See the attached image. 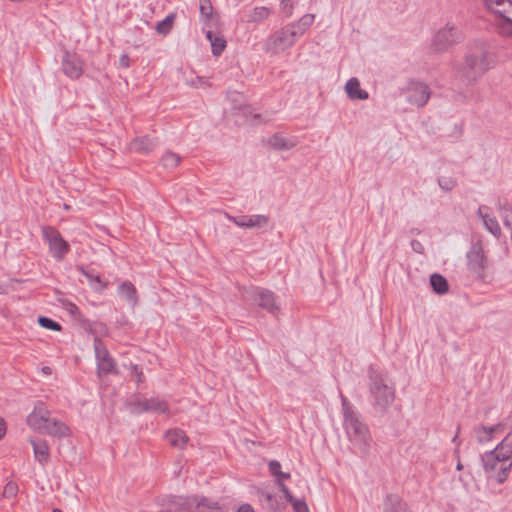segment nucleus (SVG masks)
<instances>
[{
  "label": "nucleus",
  "instance_id": "obj_1",
  "mask_svg": "<svg viewBox=\"0 0 512 512\" xmlns=\"http://www.w3.org/2000/svg\"><path fill=\"white\" fill-rule=\"evenodd\" d=\"M494 59L485 43L471 45L461 63L455 64V77L466 85L474 84L493 67Z\"/></svg>",
  "mask_w": 512,
  "mask_h": 512
},
{
  "label": "nucleus",
  "instance_id": "obj_2",
  "mask_svg": "<svg viewBox=\"0 0 512 512\" xmlns=\"http://www.w3.org/2000/svg\"><path fill=\"white\" fill-rule=\"evenodd\" d=\"M343 427L349 442L362 454L369 453L372 437L367 424L354 405L340 392Z\"/></svg>",
  "mask_w": 512,
  "mask_h": 512
},
{
  "label": "nucleus",
  "instance_id": "obj_3",
  "mask_svg": "<svg viewBox=\"0 0 512 512\" xmlns=\"http://www.w3.org/2000/svg\"><path fill=\"white\" fill-rule=\"evenodd\" d=\"M369 392L372 405L380 412H384L395 399L394 388L378 373L369 375Z\"/></svg>",
  "mask_w": 512,
  "mask_h": 512
},
{
  "label": "nucleus",
  "instance_id": "obj_4",
  "mask_svg": "<svg viewBox=\"0 0 512 512\" xmlns=\"http://www.w3.org/2000/svg\"><path fill=\"white\" fill-rule=\"evenodd\" d=\"M463 39L464 35L462 31L455 25L447 23L435 34L433 39V48L436 52H444L453 45L462 42Z\"/></svg>",
  "mask_w": 512,
  "mask_h": 512
},
{
  "label": "nucleus",
  "instance_id": "obj_5",
  "mask_svg": "<svg viewBox=\"0 0 512 512\" xmlns=\"http://www.w3.org/2000/svg\"><path fill=\"white\" fill-rule=\"evenodd\" d=\"M42 236L48 243L52 257L57 261H62L70 251L69 243L64 240L60 232L52 226H44L42 228Z\"/></svg>",
  "mask_w": 512,
  "mask_h": 512
},
{
  "label": "nucleus",
  "instance_id": "obj_6",
  "mask_svg": "<svg viewBox=\"0 0 512 512\" xmlns=\"http://www.w3.org/2000/svg\"><path fill=\"white\" fill-rule=\"evenodd\" d=\"M242 295L245 300L254 302L269 313L274 314L279 310V305L276 303L275 295L270 290L260 287H251L249 289H244Z\"/></svg>",
  "mask_w": 512,
  "mask_h": 512
},
{
  "label": "nucleus",
  "instance_id": "obj_7",
  "mask_svg": "<svg viewBox=\"0 0 512 512\" xmlns=\"http://www.w3.org/2000/svg\"><path fill=\"white\" fill-rule=\"evenodd\" d=\"M482 463L489 477H494L498 483H503L511 470L512 462H507L496 456V454L487 452L482 456Z\"/></svg>",
  "mask_w": 512,
  "mask_h": 512
},
{
  "label": "nucleus",
  "instance_id": "obj_8",
  "mask_svg": "<svg viewBox=\"0 0 512 512\" xmlns=\"http://www.w3.org/2000/svg\"><path fill=\"white\" fill-rule=\"evenodd\" d=\"M176 505L181 512H221L218 502L206 497L188 496L179 498Z\"/></svg>",
  "mask_w": 512,
  "mask_h": 512
},
{
  "label": "nucleus",
  "instance_id": "obj_9",
  "mask_svg": "<svg viewBox=\"0 0 512 512\" xmlns=\"http://www.w3.org/2000/svg\"><path fill=\"white\" fill-rule=\"evenodd\" d=\"M94 351L97 360V372L99 377L105 376L109 373H117L116 362L111 357L109 351L99 338L94 339Z\"/></svg>",
  "mask_w": 512,
  "mask_h": 512
},
{
  "label": "nucleus",
  "instance_id": "obj_10",
  "mask_svg": "<svg viewBox=\"0 0 512 512\" xmlns=\"http://www.w3.org/2000/svg\"><path fill=\"white\" fill-rule=\"evenodd\" d=\"M407 102L418 108L424 107L430 99V87L420 81H410L405 89Z\"/></svg>",
  "mask_w": 512,
  "mask_h": 512
},
{
  "label": "nucleus",
  "instance_id": "obj_11",
  "mask_svg": "<svg viewBox=\"0 0 512 512\" xmlns=\"http://www.w3.org/2000/svg\"><path fill=\"white\" fill-rule=\"evenodd\" d=\"M467 260L469 269L477 274L479 278H484V273L488 266V259L480 241L471 245L470 250L467 252Z\"/></svg>",
  "mask_w": 512,
  "mask_h": 512
},
{
  "label": "nucleus",
  "instance_id": "obj_12",
  "mask_svg": "<svg viewBox=\"0 0 512 512\" xmlns=\"http://www.w3.org/2000/svg\"><path fill=\"white\" fill-rule=\"evenodd\" d=\"M299 35L290 24L276 31L269 39L275 52L284 51L294 45Z\"/></svg>",
  "mask_w": 512,
  "mask_h": 512
},
{
  "label": "nucleus",
  "instance_id": "obj_13",
  "mask_svg": "<svg viewBox=\"0 0 512 512\" xmlns=\"http://www.w3.org/2000/svg\"><path fill=\"white\" fill-rule=\"evenodd\" d=\"M132 411L135 413L156 412L166 414L169 412L168 404L157 397L141 398L138 397L131 403Z\"/></svg>",
  "mask_w": 512,
  "mask_h": 512
},
{
  "label": "nucleus",
  "instance_id": "obj_14",
  "mask_svg": "<svg viewBox=\"0 0 512 512\" xmlns=\"http://www.w3.org/2000/svg\"><path fill=\"white\" fill-rule=\"evenodd\" d=\"M492 12L499 16L498 27L500 32L503 35L512 36V1L504 0Z\"/></svg>",
  "mask_w": 512,
  "mask_h": 512
},
{
  "label": "nucleus",
  "instance_id": "obj_15",
  "mask_svg": "<svg viewBox=\"0 0 512 512\" xmlns=\"http://www.w3.org/2000/svg\"><path fill=\"white\" fill-rule=\"evenodd\" d=\"M50 412L43 403H38L33 411L27 417V424L33 430L42 433L47 421H49Z\"/></svg>",
  "mask_w": 512,
  "mask_h": 512
},
{
  "label": "nucleus",
  "instance_id": "obj_16",
  "mask_svg": "<svg viewBox=\"0 0 512 512\" xmlns=\"http://www.w3.org/2000/svg\"><path fill=\"white\" fill-rule=\"evenodd\" d=\"M62 70L71 79L79 78L83 73L79 57L76 54L65 52L62 59Z\"/></svg>",
  "mask_w": 512,
  "mask_h": 512
},
{
  "label": "nucleus",
  "instance_id": "obj_17",
  "mask_svg": "<svg viewBox=\"0 0 512 512\" xmlns=\"http://www.w3.org/2000/svg\"><path fill=\"white\" fill-rule=\"evenodd\" d=\"M230 220L241 228H261L267 226L270 219L266 215L257 214L230 217Z\"/></svg>",
  "mask_w": 512,
  "mask_h": 512
},
{
  "label": "nucleus",
  "instance_id": "obj_18",
  "mask_svg": "<svg viewBox=\"0 0 512 512\" xmlns=\"http://www.w3.org/2000/svg\"><path fill=\"white\" fill-rule=\"evenodd\" d=\"M488 210L489 208L487 206L482 205L478 208L477 215L482 220L487 231H489L493 236L499 238L501 236L500 225L496 217L490 215Z\"/></svg>",
  "mask_w": 512,
  "mask_h": 512
},
{
  "label": "nucleus",
  "instance_id": "obj_19",
  "mask_svg": "<svg viewBox=\"0 0 512 512\" xmlns=\"http://www.w3.org/2000/svg\"><path fill=\"white\" fill-rule=\"evenodd\" d=\"M30 443L33 447L35 459L42 465L45 466L50 458V449L45 440L31 438Z\"/></svg>",
  "mask_w": 512,
  "mask_h": 512
},
{
  "label": "nucleus",
  "instance_id": "obj_20",
  "mask_svg": "<svg viewBox=\"0 0 512 512\" xmlns=\"http://www.w3.org/2000/svg\"><path fill=\"white\" fill-rule=\"evenodd\" d=\"M298 141L295 137L286 138L279 133H275L268 139L269 146L274 150L287 151L294 148Z\"/></svg>",
  "mask_w": 512,
  "mask_h": 512
},
{
  "label": "nucleus",
  "instance_id": "obj_21",
  "mask_svg": "<svg viewBox=\"0 0 512 512\" xmlns=\"http://www.w3.org/2000/svg\"><path fill=\"white\" fill-rule=\"evenodd\" d=\"M383 512H411L407 503L397 494L386 496L383 504Z\"/></svg>",
  "mask_w": 512,
  "mask_h": 512
},
{
  "label": "nucleus",
  "instance_id": "obj_22",
  "mask_svg": "<svg viewBox=\"0 0 512 512\" xmlns=\"http://www.w3.org/2000/svg\"><path fill=\"white\" fill-rule=\"evenodd\" d=\"M69 432L70 430L65 423L50 417L42 433L52 437L61 438L68 436Z\"/></svg>",
  "mask_w": 512,
  "mask_h": 512
},
{
  "label": "nucleus",
  "instance_id": "obj_23",
  "mask_svg": "<svg viewBox=\"0 0 512 512\" xmlns=\"http://www.w3.org/2000/svg\"><path fill=\"white\" fill-rule=\"evenodd\" d=\"M345 91L351 100H366L369 98L368 92L360 87V81L356 77L347 81Z\"/></svg>",
  "mask_w": 512,
  "mask_h": 512
},
{
  "label": "nucleus",
  "instance_id": "obj_24",
  "mask_svg": "<svg viewBox=\"0 0 512 512\" xmlns=\"http://www.w3.org/2000/svg\"><path fill=\"white\" fill-rule=\"evenodd\" d=\"M118 292L131 307H135L138 303L137 290L130 281L122 282L118 288Z\"/></svg>",
  "mask_w": 512,
  "mask_h": 512
},
{
  "label": "nucleus",
  "instance_id": "obj_25",
  "mask_svg": "<svg viewBox=\"0 0 512 512\" xmlns=\"http://www.w3.org/2000/svg\"><path fill=\"white\" fill-rule=\"evenodd\" d=\"M169 444L177 449H184L189 438L186 433L181 429H173L166 432L165 435Z\"/></svg>",
  "mask_w": 512,
  "mask_h": 512
},
{
  "label": "nucleus",
  "instance_id": "obj_26",
  "mask_svg": "<svg viewBox=\"0 0 512 512\" xmlns=\"http://www.w3.org/2000/svg\"><path fill=\"white\" fill-rule=\"evenodd\" d=\"M156 146V141L148 136H142L134 139L131 143V149L139 153H149Z\"/></svg>",
  "mask_w": 512,
  "mask_h": 512
},
{
  "label": "nucleus",
  "instance_id": "obj_27",
  "mask_svg": "<svg viewBox=\"0 0 512 512\" xmlns=\"http://www.w3.org/2000/svg\"><path fill=\"white\" fill-rule=\"evenodd\" d=\"M77 269L87 278L90 286L95 291L101 292L107 287L108 283L104 282L99 275H95L93 271L86 270L83 266H79Z\"/></svg>",
  "mask_w": 512,
  "mask_h": 512
},
{
  "label": "nucleus",
  "instance_id": "obj_28",
  "mask_svg": "<svg viewBox=\"0 0 512 512\" xmlns=\"http://www.w3.org/2000/svg\"><path fill=\"white\" fill-rule=\"evenodd\" d=\"M270 14L271 10L268 7H255L246 15V22L259 23L266 20L270 16Z\"/></svg>",
  "mask_w": 512,
  "mask_h": 512
},
{
  "label": "nucleus",
  "instance_id": "obj_29",
  "mask_svg": "<svg viewBox=\"0 0 512 512\" xmlns=\"http://www.w3.org/2000/svg\"><path fill=\"white\" fill-rule=\"evenodd\" d=\"M430 284L433 291L439 295L446 294L449 290V285L445 277L438 273H434L430 276Z\"/></svg>",
  "mask_w": 512,
  "mask_h": 512
},
{
  "label": "nucleus",
  "instance_id": "obj_30",
  "mask_svg": "<svg viewBox=\"0 0 512 512\" xmlns=\"http://www.w3.org/2000/svg\"><path fill=\"white\" fill-rule=\"evenodd\" d=\"M258 498L262 506L268 510H276L278 508L277 496L268 491H259Z\"/></svg>",
  "mask_w": 512,
  "mask_h": 512
},
{
  "label": "nucleus",
  "instance_id": "obj_31",
  "mask_svg": "<svg viewBox=\"0 0 512 512\" xmlns=\"http://www.w3.org/2000/svg\"><path fill=\"white\" fill-rule=\"evenodd\" d=\"M315 20L314 14H305L303 15L297 23L290 24L295 27L296 33L301 37L306 30L313 24Z\"/></svg>",
  "mask_w": 512,
  "mask_h": 512
},
{
  "label": "nucleus",
  "instance_id": "obj_32",
  "mask_svg": "<svg viewBox=\"0 0 512 512\" xmlns=\"http://www.w3.org/2000/svg\"><path fill=\"white\" fill-rule=\"evenodd\" d=\"M502 424H497L491 427L481 426L477 429L478 439L480 442L488 441L491 439L493 433H496L502 429Z\"/></svg>",
  "mask_w": 512,
  "mask_h": 512
},
{
  "label": "nucleus",
  "instance_id": "obj_33",
  "mask_svg": "<svg viewBox=\"0 0 512 512\" xmlns=\"http://www.w3.org/2000/svg\"><path fill=\"white\" fill-rule=\"evenodd\" d=\"M174 21H175V14L167 15L162 21L157 23L156 28H155L157 33L162 34V35L168 34L174 25Z\"/></svg>",
  "mask_w": 512,
  "mask_h": 512
},
{
  "label": "nucleus",
  "instance_id": "obj_34",
  "mask_svg": "<svg viewBox=\"0 0 512 512\" xmlns=\"http://www.w3.org/2000/svg\"><path fill=\"white\" fill-rule=\"evenodd\" d=\"M181 158L178 154L168 151L161 159L162 165L166 169H173L180 163Z\"/></svg>",
  "mask_w": 512,
  "mask_h": 512
},
{
  "label": "nucleus",
  "instance_id": "obj_35",
  "mask_svg": "<svg viewBox=\"0 0 512 512\" xmlns=\"http://www.w3.org/2000/svg\"><path fill=\"white\" fill-rule=\"evenodd\" d=\"M38 323L41 327L52 331H60L62 329L61 325L58 322L48 317L40 316L38 318Z\"/></svg>",
  "mask_w": 512,
  "mask_h": 512
},
{
  "label": "nucleus",
  "instance_id": "obj_36",
  "mask_svg": "<svg viewBox=\"0 0 512 512\" xmlns=\"http://www.w3.org/2000/svg\"><path fill=\"white\" fill-rule=\"evenodd\" d=\"M212 53L215 56H220L224 49L226 48V40L222 36H217L213 38V42L211 43Z\"/></svg>",
  "mask_w": 512,
  "mask_h": 512
},
{
  "label": "nucleus",
  "instance_id": "obj_37",
  "mask_svg": "<svg viewBox=\"0 0 512 512\" xmlns=\"http://www.w3.org/2000/svg\"><path fill=\"white\" fill-rule=\"evenodd\" d=\"M199 10L201 16L205 18L206 21L210 20L213 12V6L210 0H199Z\"/></svg>",
  "mask_w": 512,
  "mask_h": 512
},
{
  "label": "nucleus",
  "instance_id": "obj_38",
  "mask_svg": "<svg viewBox=\"0 0 512 512\" xmlns=\"http://www.w3.org/2000/svg\"><path fill=\"white\" fill-rule=\"evenodd\" d=\"M498 211L505 227L512 230V209L502 210V202L498 203Z\"/></svg>",
  "mask_w": 512,
  "mask_h": 512
},
{
  "label": "nucleus",
  "instance_id": "obj_39",
  "mask_svg": "<svg viewBox=\"0 0 512 512\" xmlns=\"http://www.w3.org/2000/svg\"><path fill=\"white\" fill-rule=\"evenodd\" d=\"M490 452L496 454V456H499V458H501L502 460H505L507 462H512L510 460L511 455H512V450H510L508 448H504L501 444H498L496 446V448Z\"/></svg>",
  "mask_w": 512,
  "mask_h": 512
},
{
  "label": "nucleus",
  "instance_id": "obj_40",
  "mask_svg": "<svg viewBox=\"0 0 512 512\" xmlns=\"http://www.w3.org/2000/svg\"><path fill=\"white\" fill-rule=\"evenodd\" d=\"M438 184L443 191L448 192L457 185V182L451 177H440L438 179Z\"/></svg>",
  "mask_w": 512,
  "mask_h": 512
},
{
  "label": "nucleus",
  "instance_id": "obj_41",
  "mask_svg": "<svg viewBox=\"0 0 512 512\" xmlns=\"http://www.w3.org/2000/svg\"><path fill=\"white\" fill-rule=\"evenodd\" d=\"M291 504L294 512H309L308 506L304 500L295 499Z\"/></svg>",
  "mask_w": 512,
  "mask_h": 512
},
{
  "label": "nucleus",
  "instance_id": "obj_42",
  "mask_svg": "<svg viewBox=\"0 0 512 512\" xmlns=\"http://www.w3.org/2000/svg\"><path fill=\"white\" fill-rule=\"evenodd\" d=\"M269 470L272 475L277 477L278 474H281V464L277 460H272L269 462Z\"/></svg>",
  "mask_w": 512,
  "mask_h": 512
},
{
  "label": "nucleus",
  "instance_id": "obj_43",
  "mask_svg": "<svg viewBox=\"0 0 512 512\" xmlns=\"http://www.w3.org/2000/svg\"><path fill=\"white\" fill-rule=\"evenodd\" d=\"M410 245L414 252H416L418 254L424 253V246L419 240H416V239L412 240Z\"/></svg>",
  "mask_w": 512,
  "mask_h": 512
},
{
  "label": "nucleus",
  "instance_id": "obj_44",
  "mask_svg": "<svg viewBox=\"0 0 512 512\" xmlns=\"http://www.w3.org/2000/svg\"><path fill=\"white\" fill-rule=\"evenodd\" d=\"M279 487H280L281 491L283 492L287 501L292 503L295 500V498L290 493L288 487L284 483H280Z\"/></svg>",
  "mask_w": 512,
  "mask_h": 512
},
{
  "label": "nucleus",
  "instance_id": "obj_45",
  "mask_svg": "<svg viewBox=\"0 0 512 512\" xmlns=\"http://www.w3.org/2000/svg\"><path fill=\"white\" fill-rule=\"evenodd\" d=\"M16 491H17V486L16 484L10 482L8 483L6 486H5V489H4V494L5 495H8V496H14L16 494Z\"/></svg>",
  "mask_w": 512,
  "mask_h": 512
},
{
  "label": "nucleus",
  "instance_id": "obj_46",
  "mask_svg": "<svg viewBox=\"0 0 512 512\" xmlns=\"http://www.w3.org/2000/svg\"><path fill=\"white\" fill-rule=\"evenodd\" d=\"M499 444H501L504 448L512 450V430Z\"/></svg>",
  "mask_w": 512,
  "mask_h": 512
},
{
  "label": "nucleus",
  "instance_id": "obj_47",
  "mask_svg": "<svg viewBox=\"0 0 512 512\" xmlns=\"http://www.w3.org/2000/svg\"><path fill=\"white\" fill-rule=\"evenodd\" d=\"M504 2V0H485L487 8L492 12L495 7H498Z\"/></svg>",
  "mask_w": 512,
  "mask_h": 512
},
{
  "label": "nucleus",
  "instance_id": "obj_48",
  "mask_svg": "<svg viewBox=\"0 0 512 512\" xmlns=\"http://www.w3.org/2000/svg\"><path fill=\"white\" fill-rule=\"evenodd\" d=\"M132 369L135 373L136 382L141 383L144 381V376L142 370L138 367V365H133Z\"/></svg>",
  "mask_w": 512,
  "mask_h": 512
},
{
  "label": "nucleus",
  "instance_id": "obj_49",
  "mask_svg": "<svg viewBox=\"0 0 512 512\" xmlns=\"http://www.w3.org/2000/svg\"><path fill=\"white\" fill-rule=\"evenodd\" d=\"M6 430V422L2 417H0V440L5 436Z\"/></svg>",
  "mask_w": 512,
  "mask_h": 512
},
{
  "label": "nucleus",
  "instance_id": "obj_50",
  "mask_svg": "<svg viewBox=\"0 0 512 512\" xmlns=\"http://www.w3.org/2000/svg\"><path fill=\"white\" fill-rule=\"evenodd\" d=\"M276 478H277L278 485H280V483H283L284 480L290 478V474L284 473L281 471V474H278Z\"/></svg>",
  "mask_w": 512,
  "mask_h": 512
},
{
  "label": "nucleus",
  "instance_id": "obj_51",
  "mask_svg": "<svg viewBox=\"0 0 512 512\" xmlns=\"http://www.w3.org/2000/svg\"><path fill=\"white\" fill-rule=\"evenodd\" d=\"M238 512H254V510L251 505L243 504L239 507Z\"/></svg>",
  "mask_w": 512,
  "mask_h": 512
},
{
  "label": "nucleus",
  "instance_id": "obj_52",
  "mask_svg": "<svg viewBox=\"0 0 512 512\" xmlns=\"http://www.w3.org/2000/svg\"><path fill=\"white\" fill-rule=\"evenodd\" d=\"M120 65L123 67L129 66V57L127 55H122L120 58Z\"/></svg>",
  "mask_w": 512,
  "mask_h": 512
},
{
  "label": "nucleus",
  "instance_id": "obj_53",
  "mask_svg": "<svg viewBox=\"0 0 512 512\" xmlns=\"http://www.w3.org/2000/svg\"><path fill=\"white\" fill-rule=\"evenodd\" d=\"M454 454L457 456V458H459V449H458V448H457V449H455ZM456 469H457L458 471H460V470H462V469H463V465H462V463H461L460 459H458V462H457V465H456Z\"/></svg>",
  "mask_w": 512,
  "mask_h": 512
},
{
  "label": "nucleus",
  "instance_id": "obj_54",
  "mask_svg": "<svg viewBox=\"0 0 512 512\" xmlns=\"http://www.w3.org/2000/svg\"><path fill=\"white\" fill-rule=\"evenodd\" d=\"M217 35H214L212 33V31H207L206 32V38L208 39V41L210 42V44L213 42V38H216Z\"/></svg>",
  "mask_w": 512,
  "mask_h": 512
},
{
  "label": "nucleus",
  "instance_id": "obj_55",
  "mask_svg": "<svg viewBox=\"0 0 512 512\" xmlns=\"http://www.w3.org/2000/svg\"><path fill=\"white\" fill-rule=\"evenodd\" d=\"M78 312H79L78 307H77L76 305H74V304H71V307H70V313H72V314H76V313H78Z\"/></svg>",
  "mask_w": 512,
  "mask_h": 512
},
{
  "label": "nucleus",
  "instance_id": "obj_56",
  "mask_svg": "<svg viewBox=\"0 0 512 512\" xmlns=\"http://www.w3.org/2000/svg\"><path fill=\"white\" fill-rule=\"evenodd\" d=\"M283 9H284V11H286L287 16H290V15H291V13H292V6H287V5H285V6L283 7Z\"/></svg>",
  "mask_w": 512,
  "mask_h": 512
},
{
  "label": "nucleus",
  "instance_id": "obj_57",
  "mask_svg": "<svg viewBox=\"0 0 512 512\" xmlns=\"http://www.w3.org/2000/svg\"><path fill=\"white\" fill-rule=\"evenodd\" d=\"M508 209H512V207L507 203H502V210H508Z\"/></svg>",
  "mask_w": 512,
  "mask_h": 512
},
{
  "label": "nucleus",
  "instance_id": "obj_58",
  "mask_svg": "<svg viewBox=\"0 0 512 512\" xmlns=\"http://www.w3.org/2000/svg\"><path fill=\"white\" fill-rule=\"evenodd\" d=\"M457 432H459V429L457 430ZM457 439H458V433H456V435L453 437L452 441H453L454 443H456V442H457Z\"/></svg>",
  "mask_w": 512,
  "mask_h": 512
},
{
  "label": "nucleus",
  "instance_id": "obj_59",
  "mask_svg": "<svg viewBox=\"0 0 512 512\" xmlns=\"http://www.w3.org/2000/svg\"><path fill=\"white\" fill-rule=\"evenodd\" d=\"M43 372H45V373H49V372H50V368H49V367H44V368H43Z\"/></svg>",
  "mask_w": 512,
  "mask_h": 512
},
{
  "label": "nucleus",
  "instance_id": "obj_60",
  "mask_svg": "<svg viewBox=\"0 0 512 512\" xmlns=\"http://www.w3.org/2000/svg\"><path fill=\"white\" fill-rule=\"evenodd\" d=\"M53 512H62L60 509H54Z\"/></svg>",
  "mask_w": 512,
  "mask_h": 512
},
{
  "label": "nucleus",
  "instance_id": "obj_61",
  "mask_svg": "<svg viewBox=\"0 0 512 512\" xmlns=\"http://www.w3.org/2000/svg\"><path fill=\"white\" fill-rule=\"evenodd\" d=\"M2 291H3V289H2V287L0 286V293H2Z\"/></svg>",
  "mask_w": 512,
  "mask_h": 512
}]
</instances>
